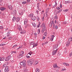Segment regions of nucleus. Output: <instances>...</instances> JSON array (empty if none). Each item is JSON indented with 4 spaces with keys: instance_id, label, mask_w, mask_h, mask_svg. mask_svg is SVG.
<instances>
[{
    "instance_id": "603ef678",
    "label": "nucleus",
    "mask_w": 72,
    "mask_h": 72,
    "mask_svg": "<svg viewBox=\"0 0 72 72\" xmlns=\"http://www.w3.org/2000/svg\"><path fill=\"white\" fill-rule=\"evenodd\" d=\"M12 37H8V39L9 40H11V39H12Z\"/></svg>"
},
{
    "instance_id": "5fc2aeb1",
    "label": "nucleus",
    "mask_w": 72,
    "mask_h": 72,
    "mask_svg": "<svg viewBox=\"0 0 72 72\" xmlns=\"http://www.w3.org/2000/svg\"><path fill=\"white\" fill-rule=\"evenodd\" d=\"M44 35L46 36L47 35V33H46V32H44Z\"/></svg>"
},
{
    "instance_id": "cd10ccee",
    "label": "nucleus",
    "mask_w": 72,
    "mask_h": 72,
    "mask_svg": "<svg viewBox=\"0 0 72 72\" xmlns=\"http://www.w3.org/2000/svg\"><path fill=\"white\" fill-rule=\"evenodd\" d=\"M62 11V9H60L59 10H58V11L57 13H59L60 12H61Z\"/></svg>"
},
{
    "instance_id": "69168bd1",
    "label": "nucleus",
    "mask_w": 72,
    "mask_h": 72,
    "mask_svg": "<svg viewBox=\"0 0 72 72\" xmlns=\"http://www.w3.org/2000/svg\"><path fill=\"white\" fill-rule=\"evenodd\" d=\"M42 39H43V40L45 39V37H44V36H43L42 37Z\"/></svg>"
},
{
    "instance_id": "58836bf2",
    "label": "nucleus",
    "mask_w": 72,
    "mask_h": 72,
    "mask_svg": "<svg viewBox=\"0 0 72 72\" xmlns=\"http://www.w3.org/2000/svg\"><path fill=\"white\" fill-rule=\"evenodd\" d=\"M32 25H33V27H35V26H36V24L35 23H33Z\"/></svg>"
},
{
    "instance_id": "1a4fd4ad",
    "label": "nucleus",
    "mask_w": 72,
    "mask_h": 72,
    "mask_svg": "<svg viewBox=\"0 0 72 72\" xmlns=\"http://www.w3.org/2000/svg\"><path fill=\"white\" fill-rule=\"evenodd\" d=\"M17 29L19 30H20V31H22V28H21V25L18 26V28H17Z\"/></svg>"
},
{
    "instance_id": "3c124183",
    "label": "nucleus",
    "mask_w": 72,
    "mask_h": 72,
    "mask_svg": "<svg viewBox=\"0 0 72 72\" xmlns=\"http://www.w3.org/2000/svg\"><path fill=\"white\" fill-rule=\"evenodd\" d=\"M40 23H39V24L37 25V27H38V28H39V27H40Z\"/></svg>"
},
{
    "instance_id": "09e8293b",
    "label": "nucleus",
    "mask_w": 72,
    "mask_h": 72,
    "mask_svg": "<svg viewBox=\"0 0 72 72\" xmlns=\"http://www.w3.org/2000/svg\"><path fill=\"white\" fill-rule=\"evenodd\" d=\"M7 33V35H10V31H9Z\"/></svg>"
},
{
    "instance_id": "a18cd8bd",
    "label": "nucleus",
    "mask_w": 72,
    "mask_h": 72,
    "mask_svg": "<svg viewBox=\"0 0 72 72\" xmlns=\"http://www.w3.org/2000/svg\"><path fill=\"white\" fill-rule=\"evenodd\" d=\"M6 44H4V43L2 44H0V46H4V45H5Z\"/></svg>"
},
{
    "instance_id": "8fccbe9b",
    "label": "nucleus",
    "mask_w": 72,
    "mask_h": 72,
    "mask_svg": "<svg viewBox=\"0 0 72 72\" xmlns=\"http://www.w3.org/2000/svg\"><path fill=\"white\" fill-rule=\"evenodd\" d=\"M23 14V12H21L19 13V15H22Z\"/></svg>"
},
{
    "instance_id": "9d476101",
    "label": "nucleus",
    "mask_w": 72,
    "mask_h": 72,
    "mask_svg": "<svg viewBox=\"0 0 72 72\" xmlns=\"http://www.w3.org/2000/svg\"><path fill=\"white\" fill-rule=\"evenodd\" d=\"M58 44H55V45H54L53 47V49H57V48H58Z\"/></svg>"
},
{
    "instance_id": "e433bc0d",
    "label": "nucleus",
    "mask_w": 72,
    "mask_h": 72,
    "mask_svg": "<svg viewBox=\"0 0 72 72\" xmlns=\"http://www.w3.org/2000/svg\"><path fill=\"white\" fill-rule=\"evenodd\" d=\"M58 26L56 25L55 26V29H56V30H57V29H58Z\"/></svg>"
},
{
    "instance_id": "b1692460",
    "label": "nucleus",
    "mask_w": 72,
    "mask_h": 72,
    "mask_svg": "<svg viewBox=\"0 0 72 72\" xmlns=\"http://www.w3.org/2000/svg\"><path fill=\"white\" fill-rule=\"evenodd\" d=\"M35 72H40V69L38 68L36 69Z\"/></svg>"
},
{
    "instance_id": "79ce46f5",
    "label": "nucleus",
    "mask_w": 72,
    "mask_h": 72,
    "mask_svg": "<svg viewBox=\"0 0 72 72\" xmlns=\"http://www.w3.org/2000/svg\"><path fill=\"white\" fill-rule=\"evenodd\" d=\"M34 35L35 36V37H37V34L36 33H34Z\"/></svg>"
},
{
    "instance_id": "aec40b11",
    "label": "nucleus",
    "mask_w": 72,
    "mask_h": 72,
    "mask_svg": "<svg viewBox=\"0 0 72 72\" xmlns=\"http://www.w3.org/2000/svg\"><path fill=\"white\" fill-rule=\"evenodd\" d=\"M37 46V44H35V43H33V48H34V47H36Z\"/></svg>"
},
{
    "instance_id": "052dcab7",
    "label": "nucleus",
    "mask_w": 72,
    "mask_h": 72,
    "mask_svg": "<svg viewBox=\"0 0 72 72\" xmlns=\"http://www.w3.org/2000/svg\"><path fill=\"white\" fill-rule=\"evenodd\" d=\"M53 39H54V38H51L50 39V41H53Z\"/></svg>"
},
{
    "instance_id": "f704fd0d",
    "label": "nucleus",
    "mask_w": 72,
    "mask_h": 72,
    "mask_svg": "<svg viewBox=\"0 0 72 72\" xmlns=\"http://www.w3.org/2000/svg\"><path fill=\"white\" fill-rule=\"evenodd\" d=\"M39 4H40V3H38L37 4V8H39L40 6L39 5Z\"/></svg>"
},
{
    "instance_id": "ea45409f",
    "label": "nucleus",
    "mask_w": 72,
    "mask_h": 72,
    "mask_svg": "<svg viewBox=\"0 0 72 72\" xmlns=\"http://www.w3.org/2000/svg\"><path fill=\"white\" fill-rule=\"evenodd\" d=\"M55 18L56 20L57 19H58V17L57 15H56L55 16Z\"/></svg>"
},
{
    "instance_id": "6e6d98bb",
    "label": "nucleus",
    "mask_w": 72,
    "mask_h": 72,
    "mask_svg": "<svg viewBox=\"0 0 72 72\" xmlns=\"http://www.w3.org/2000/svg\"><path fill=\"white\" fill-rule=\"evenodd\" d=\"M56 9H57V10H59V9H60V8H59V7H58L56 8Z\"/></svg>"
},
{
    "instance_id": "6e6552de",
    "label": "nucleus",
    "mask_w": 72,
    "mask_h": 72,
    "mask_svg": "<svg viewBox=\"0 0 72 72\" xmlns=\"http://www.w3.org/2000/svg\"><path fill=\"white\" fill-rule=\"evenodd\" d=\"M8 8L10 10H12L13 9V7L12 6V5H10V6H8Z\"/></svg>"
},
{
    "instance_id": "473e14b6",
    "label": "nucleus",
    "mask_w": 72,
    "mask_h": 72,
    "mask_svg": "<svg viewBox=\"0 0 72 72\" xmlns=\"http://www.w3.org/2000/svg\"><path fill=\"white\" fill-rule=\"evenodd\" d=\"M48 12H49V9L47 8L46 9V14L48 13Z\"/></svg>"
},
{
    "instance_id": "dca6fc26",
    "label": "nucleus",
    "mask_w": 72,
    "mask_h": 72,
    "mask_svg": "<svg viewBox=\"0 0 72 72\" xmlns=\"http://www.w3.org/2000/svg\"><path fill=\"white\" fill-rule=\"evenodd\" d=\"M63 64H64V65H65V66H69V64H68L66 62L63 63Z\"/></svg>"
},
{
    "instance_id": "bf43d9fd",
    "label": "nucleus",
    "mask_w": 72,
    "mask_h": 72,
    "mask_svg": "<svg viewBox=\"0 0 72 72\" xmlns=\"http://www.w3.org/2000/svg\"><path fill=\"white\" fill-rule=\"evenodd\" d=\"M30 62V60H28L27 61V63H28V64Z\"/></svg>"
},
{
    "instance_id": "f03ea898",
    "label": "nucleus",
    "mask_w": 72,
    "mask_h": 72,
    "mask_svg": "<svg viewBox=\"0 0 72 72\" xmlns=\"http://www.w3.org/2000/svg\"><path fill=\"white\" fill-rule=\"evenodd\" d=\"M23 54H24V52L23 51H22L21 52V53L19 55H18L17 57L18 58H22V57L23 56Z\"/></svg>"
},
{
    "instance_id": "f8f14e48",
    "label": "nucleus",
    "mask_w": 72,
    "mask_h": 72,
    "mask_svg": "<svg viewBox=\"0 0 72 72\" xmlns=\"http://www.w3.org/2000/svg\"><path fill=\"white\" fill-rule=\"evenodd\" d=\"M6 9V8L4 7H1L0 8V10H1V11H4V10Z\"/></svg>"
},
{
    "instance_id": "de8ad7c7",
    "label": "nucleus",
    "mask_w": 72,
    "mask_h": 72,
    "mask_svg": "<svg viewBox=\"0 0 72 72\" xmlns=\"http://www.w3.org/2000/svg\"><path fill=\"white\" fill-rule=\"evenodd\" d=\"M68 11V10L66 9V10H63V11L64 12H67Z\"/></svg>"
},
{
    "instance_id": "20e7f679",
    "label": "nucleus",
    "mask_w": 72,
    "mask_h": 72,
    "mask_svg": "<svg viewBox=\"0 0 72 72\" xmlns=\"http://www.w3.org/2000/svg\"><path fill=\"white\" fill-rule=\"evenodd\" d=\"M8 66H6L4 69V72H8L9 71V69L8 68Z\"/></svg>"
},
{
    "instance_id": "37998d69",
    "label": "nucleus",
    "mask_w": 72,
    "mask_h": 72,
    "mask_svg": "<svg viewBox=\"0 0 72 72\" xmlns=\"http://www.w3.org/2000/svg\"><path fill=\"white\" fill-rule=\"evenodd\" d=\"M37 21H39V20H40V18H39V17H38V16H37Z\"/></svg>"
},
{
    "instance_id": "c03bdc74",
    "label": "nucleus",
    "mask_w": 72,
    "mask_h": 72,
    "mask_svg": "<svg viewBox=\"0 0 72 72\" xmlns=\"http://www.w3.org/2000/svg\"><path fill=\"white\" fill-rule=\"evenodd\" d=\"M16 46H17V44L14 45L13 47V48H15Z\"/></svg>"
},
{
    "instance_id": "864d4df0",
    "label": "nucleus",
    "mask_w": 72,
    "mask_h": 72,
    "mask_svg": "<svg viewBox=\"0 0 72 72\" xmlns=\"http://www.w3.org/2000/svg\"><path fill=\"white\" fill-rule=\"evenodd\" d=\"M35 63L36 64H37L39 63V61H35Z\"/></svg>"
},
{
    "instance_id": "5701e85b",
    "label": "nucleus",
    "mask_w": 72,
    "mask_h": 72,
    "mask_svg": "<svg viewBox=\"0 0 72 72\" xmlns=\"http://www.w3.org/2000/svg\"><path fill=\"white\" fill-rule=\"evenodd\" d=\"M5 61H9V58H8V57L5 58Z\"/></svg>"
},
{
    "instance_id": "4c0bfd02",
    "label": "nucleus",
    "mask_w": 72,
    "mask_h": 72,
    "mask_svg": "<svg viewBox=\"0 0 72 72\" xmlns=\"http://www.w3.org/2000/svg\"><path fill=\"white\" fill-rule=\"evenodd\" d=\"M26 3H27V2H26V1L22 2V4H26Z\"/></svg>"
},
{
    "instance_id": "7c9ffc66",
    "label": "nucleus",
    "mask_w": 72,
    "mask_h": 72,
    "mask_svg": "<svg viewBox=\"0 0 72 72\" xmlns=\"http://www.w3.org/2000/svg\"><path fill=\"white\" fill-rule=\"evenodd\" d=\"M8 57V59L10 60L11 58H12V56H9L7 57Z\"/></svg>"
},
{
    "instance_id": "680f3d73",
    "label": "nucleus",
    "mask_w": 72,
    "mask_h": 72,
    "mask_svg": "<svg viewBox=\"0 0 72 72\" xmlns=\"http://www.w3.org/2000/svg\"><path fill=\"white\" fill-rule=\"evenodd\" d=\"M40 29H38V33H39H39H40Z\"/></svg>"
},
{
    "instance_id": "393cba45",
    "label": "nucleus",
    "mask_w": 72,
    "mask_h": 72,
    "mask_svg": "<svg viewBox=\"0 0 72 72\" xmlns=\"http://www.w3.org/2000/svg\"><path fill=\"white\" fill-rule=\"evenodd\" d=\"M6 67H7V66H6V65L5 64H4L2 68H5Z\"/></svg>"
},
{
    "instance_id": "4468645a",
    "label": "nucleus",
    "mask_w": 72,
    "mask_h": 72,
    "mask_svg": "<svg viewBox=\"0 0 72 72\" xmlns=\"http://www.w3.org/2000/svg\"><path fill=\"white\" fill-rule=\"evenodd\" d=\"M36 17L35 16H33L32 18V19L33 21H35V20H36Z\"/></svg>"
},
{
    "instance_id": "7ed1b4c3",
    "label": "nucleus",
    "mask_w": 72,
    "mask_h": 72,
    "mask_svg": "<svg viewBox=\"0 0 72 72\" xmlns=\"http://www.w3.org/2000/svg\"><path fill=\"white\" fill-rule=\"evenodd\" d=\"M42 25L43 27H44V28L42 29V31H44L46 29V26H45V24L44 23H42Z\"/></svg>"
},
{
    "instance_id": "72a5a7b5",
    "label": "nucleus",
    "mask_w": 72,
    "mask_h": 72,
    "mask_svg": "<svg viewBox=\"0 0 72 72\" xmlns=\"http://www.w3.org/2000/svg\"><path fill=\"white\" fill-rule=\"evenodd\" d=\"M24 72H28V70L27 69H26L24 70Z\"/></svg>"
},
{
    "instance_id": "39448f33",
    "label": "nucleus",
    "mask_w": 72,
    "mask_h": 72,
    "mask_svg": "<svg viewBox=\"0 0 72 72\" xmlns=\"http://www.w3.org/2000/svg\"><path fill=\"white\" fill-rule=\"evenodd\" d=\"M58 49H57L55 50L54 51H53L52 52V55H55V54H56V53H57V51H58Z\"/></svg>"
},
{
    "instance_id": "f257e3e1",
    "label": "nucleus",
    "mask_w": 72,
    "mask_h": 72,
    "mask_svg": "<svg viewBox=\"0 0 72 72\" xmlns=\"http://www.w3.org/2000/svg\"><path fill=\"white\" fill-rule=\"evenodd\" d=\"M26 61L25 60L24 61L21 62H20V64L21 66H22L23 67H24L26 66Z\"/></svg>"
},
{
    "instance_id": "2eb2a0df",
    "label": "nucleus",
    "mask_w": 72,
    "mask_h": 72,
    "mask_svg": "<svg viewBox=\"0 0 72 72\" xmlns=\"http://www.w3.org/2000/svg\"><path fill=\"white\" fill-rule=\"evenodd\" d=\"M15 20L16 19H15V17H14L12 19V21L13 22H15Z\"/></svg>"
},
{
    "instance_id": "ddd939ff",
    "label": "nucleus",
    "mask_w": 72,
    "mask_h": 72,
    "mask_svg": "<svg viewBox=\"0 0 72 72\" xmlns=\"http://www.w3.org/2000/svg\"><path fill=\"white\" fill-rule=\"evenodd\" d=\"M20 20V19L19 18V17H17L16 19V21L17 22H18Z\"/></svg>"
},
{
    "instance_id": "6ab92c4d",
    "label": "nucleus",
    "mask_w": 72,
    "mask_h": 72,
    "mask_svg": "<svg viewBox=\"0 0 72 72\" xmlns=\"http://www.w3.org/2000/svg\"><path fill=\"white\" fill-rule=\"evenodd\" d=\"M4 60V58L0 57V61H3Z\"/></svg>"
},
{
    "instance_id": "c9c22d12",
    "label": "nucleus",
    "mask_w": 72,
    "mask_h": 72,
    "mask_svg": "<svg viewBox=\"0 0 72 72\" xmlns=\"http://www.w3.org/2000/svg\"><path fill=\"white\" fill-rule=\"evenodd\" d=\"M16 53H17V52L16 51H11L12 54V53H15V54H16Z\"/></svg>"
},
{
    "instance_id": "4be33fe9",
    "label": "nucleus",
    "mask_w": 72,
    "mask_h": 72,
    "mask_svg": "<svg viewBox=\"0 0 72 72\" xmlns=\"http://www.w3.org/2000/svg\"><path fill=\"white\" fill-rule=\"evenodd\" d=\"M29 17H31V18H32L33 17V14H30L29 15Z\"/></svg>"
},
{
    "instance_id": "9b49d317",
    "label": "nucleus",
    "mask_w": 72,
    "mask_h": 72,
    "mask_svg": "<svg viewBox=\"0 0 72 72\" xmlns=\"http://www.w3.org/2000/svg\"><path fill=\"white\" fill-rule=\"evenodd\" d=\"M13 13L14 15H16V14H17V11H16V10H14L13 12Z\"/></svg>"
},
{
    "instance_id": "13d9d810",
    "label": "nucleus",
    "mask_w": 72,
    "mask_h": 72,
    "mask_svg": "<svg viewBox=\"0 0 72 72\" xmlns=\"http://www.w3.org/2000/svg\"><path fill=\"white\" fill-rule=\"evenodd\" d=\"M26 58H30V56H28V55H26Z\"/></svg>"
},
{
    "instance_id": "bb28decb",
    "label": "nucleus",
    "mask_w": 72,
    "mask_h": 72,
    "mask_svg": "<svg viewBox=\"0 0 72 72\" xmlns=\"http://www.w3.org/2000/svg\"><path fill=\"white\" fill-rule=\"evenodd\" d=\"M28 64L29 65V66H31V65H32V63L31 62H30L28 63Z\"/></svg>"
},
{
    "instance_id": "e2e57ef3",
    "label": "nucleus",
    "mask_w": 72,
    "mask_h": 72,
    "mask_svg": "<svg viewBox=\"0 0 72 72\" xmlns=\"http://www.w3.org/2000/svg\"><path fill=\"white\" fill-rule=\"evenodd\" d=\"M48 43V42H46L44 43V45H46V44H47Z\"/></svg>"
},
{
    "instance_id": "2f4dec72",
    "label": "nucleus",
    "mask_w": 72,
    "mask_h": 72,
    "mask_svg": "<svg viewBox=\"0 0 72 72\" xmlns=\"http://www.w3.org/2000/svg\"><path fill=\"white\" fill-rule=\"evenodd\" d=\"M29 60H30V62H32H32H33V59L32 58V59H30Z\"/></svg>"
},
{
    "instance_id": "412c9836",
    "label": "nucleus",
    "mask_w": 72,
    "mask_h": 72,
    "mask_svg": "<svg viewBox=\"0 0 72 72\" xmlns=\"http://www.w3.org/2000/svg\"><path fill=\"white\" fill-rule=\"evenodd\" d=\"M70 44V42H67L66 43V46H68Z\"/></svg>"
},
{
    "instance_id": "0eeeda50",
    "label": "nucleus",
    "mask_w": 72,
    "mask_h": 72,
    "mask_svg": "<svg viewBox=\"0 0 72 72\" xmlns=\"http://www.w3.org/2000/svg\"><path fill=\"white\" fill-rule=\"evenodd\" d=\"M24 25H26L28 23V21L27 19H25L24 21Z\"/></svg>"
},
{
    "instance_id": "a211bd4d",
    "label": "nucleus",
    "mask_w": 72,
    "mask_h": 72,
    "mask_svg": "<svg viewBox=\"0 0 72 72\" xmlns=\"http://www.w3.org/2000/svg\"><path fill=\"white\" fill-rule=\"evenodd\" d=\"M53 66L54 68H58V66L56 64L53 65Z\"/></svg>"
},
{
    "instance_id": "423d86ee",
    "label": "nucleus",
    "mask_w": 72,
    "mask_h": 72,
    "mask_svg": "<svg viewBox=\"0 0 72 72\" xmlns=\"http://www.w3.org/2000/svg\"><path fill=\"white\" fill-rule=\"evenodd\" d=\"M53 24H54V21H52L49 24V26L51 28L52 27V25H53Z\"/></svg>"
},
{
    "instance_id": "774afa93",
    "label": "nucleus",
    "mask_w": 72,
    "mask_h": 72,
    "mask_svg": "<svg viewBox=\"0 0 72 72\" xmlns=\"http://www.w3.org/2000/svg\"><path fill=\"white\" fill-rule=\"evenodd\" d=\"M30 0H27V3H30Z\"/></svg>"
},
{
    "instance_id": "4d7b16f0",
    "label": "nucleus",
    "mask_w": 72,
    "mask_h": 72,
    "mask_svg": "<svg viewBox=\"0 0 72 72\" xmlns=\"http://www.w3.org/2000/svg\"><path fill=\"white\" fill-rule=\"evenodd\" d=\"M53 28H55V24L53 23Z\"/></svg>"
},
{
    "instance_id": "0e129e2a",
    "label": "nucleus",
    "mask_w": 72,
    "mask_h": 72,
    "mask_svg": "<svg viewBox=\"0 0 72 72\" xmlns=\"http://www.w3.org/2000/svg\"><path fill=\"white\" fill-rule=\"evenodd\" d=\"M51 37H51V38H53V39H54V37H55L54 35H52Z\"/></svg>"
},
{
    "instance_id": "a878e982",
    "label": "nucleus",
    "mask_w": 72,
    "mask_h": 72,
    "mask_svg": "<svg viewBox=\"0 0 72 72\" xmlns=\"http://www.w3.org/2000/svg\"><path fill=\"white\" fill-rule=\"evenodd\" d=\"M67 48H65V51L64 52V54H66V53H67Z\"/></svg>"
},
{
    "instance_id": "f3484780",
    "label": "nucleus",
    "mask_w": 72,
    "mask_h": 72,
    "mask_svg": "<svg viewBox=\"0 0 72 72\" xmlns=\"http://www.w3.org/2000/svg\"><path fill=\"white\" fill-rule=\"evenodd\" d=\"M69 42L70 41H72V37H70L69 39Z\"/></svg>"
},
{
    "instance_id": "c85d7f7f",
    "label": "nucleus",
    "mask_w": 72,
    "mask_h": 72,
    "mask_svg": "<svg viewBox=\"0 0 72 72\" xmlns=\"http://www.w3.org/2000/svg\"><path fill=\"white\" fill-rule=\"evenodd\" d=\"M0 30H3L4 29V27L3 26H0Z\"/></svg>"
},
{
    "instance_id": "a19ab883",
    "label": "nucleus",
    "mask_w": 72,
    "mask_h": 72,
    "mask_svg": "<svg viewBox=\"0 0 72 72\" xmlns=\"http://www.w3.org/2000/svg\"><path fill=\"white\" fill-rule=\"evenodd\" d=\"M36 13H37V14H39V12L38 10L36 11Z\"/></svg>"
},
{
    "instance_id": "338daca9",
    "label": "nucleus",
    "mask_w": 72,
    "mask_h": 72,
    "mask_svg": "<svg viewBox=\"0 0 72 72\" xmlns=\"http://www.w3.org/2000/svg\"><path fill=\"white\" fill-rule=\"evenodd\" d=\"M72 53H71L69 55V56L70 57H71V56H72Z\"/></svg>"
},
{
    "instance_id": "49530a36",
    "label": "nucleus",
    "mask_w": 72,
    "mask_h": 72,
    "mask_svg": "<svg viewBox=\"0 0 72 72\" xmlns=\"http://www.w3.org/2000/svg\"><path fill=\"white\" fill-rule=\"evenodd\" d=\"M28 26H29V25L28 24H27L25 26V28H27V27H28Z\"/></svg>"
},
{
    "instance_id": "c756f323",
    "label": "nucleus",
    "mask_w": 72,
    "mask_h": 72,
    "mask_svg": "<svg viewBox=\"0 0 72 72\" xmlns=\"http://www.w3.org/2000/svg\"><path fill=\"white\" fill-rule=\"evenodd\" d=\"M65 4H68V3H70V1H65Z\"/></svg>"
}]
</instances>
